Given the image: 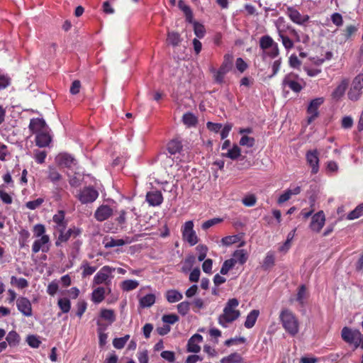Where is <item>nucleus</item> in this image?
I'll return each mask as SVG.
<instances>
[{
    "label": "nucleus",
    "instance_id": "nucleus-42",
    "mask_svg": "<svg viewBox=\"0 0 363 363\" xmlns=\"http://www.w3.org/2000/svg\"><path fill=\"white\" fill-rule=\"evenodd\" d=\"M182 121L188 127L195 126L198 123L197 118L194 114L190 112L186 113L183 115Z\"/></svg>",
    "mask_w": 363,
    "mask_h": 363
},
{
    "label": "nucleus",
    "instance_id": "nucleus-64",
    "mask_svg": "<svg viewBox=\"0 0 363 363\" xmlns=\"http://www.w3.org/2000/svg\"><path fill=\"white\" fill-rule=\"evenodd\" d=\"M236 68L241 73L244 72L247 68V64L241 57H238L235 62Z\"/></svg>",
    "mask_w": 363,
    "mask_h": 363
},
{
    "label": "nucleus",
    "instance_id": "nucleus-39",
    "mask_svg": "<svg viewBox=\"0 0 363 363\" xmlns=\"http://www.w3.org/2000/svg\"><path fill=\"white\" fill-rule=\"evenodd\" d=\"M243 358L242 356L237 353L234 352L230 354L227 357H224L221 359L220 363H242Z\"/></svg>",
    "mask_w": 363,
    "mask_h": 363
},
{
    "label": "nucleus",
    "instance_id": "nucleus-44",
    "mask_svg": "<svg viewBox=\"0 0 363 363\" xmlns=\"http://www.w3.org/2000/svg\"><path fill=\"white\" fill-rule=\"evenodd\" d=\"M6 340L10 346H16L20 342L21 337L15 330H11L8 333Z\"/></svg>",
    "mask_w": 363,
    "mask_h": 363
},
{
    "label": "nucleus",
    "instance_id": "nucleus-8",
    "mask_svg": "<svg viewBox=\"0 0 363 363\" xmlns=\"http://www.w3.org/2000/svg\"><path fill=\"white\" fill-rule=\"evenodd\" d=\"M325 223V213L323 211H320L312 216L309 227L312 231L320 233L323 228Z\"/></svg>",
    "mask_w": 363,
    "mask_h": 363
},
{
    "label": "nucleus",
    "instance_id": "nucleus-24",
    "mask_svg": "<svg viewBox=\"0 0 363 363\" xmlns=\"http://www.w3.org/2000/svg\"><path fill=\"white\" fill-rule=\"evenodd\" d=\"M349 84V81L347 79H344L341 81L340 84L334 89L331 96L333 99L338 100L340 99L345 94L347 86Z\"/></svg>",
    "mask_w": 363,
    "mask_h": 363
},
{
    "label": "nucleus",
    "instance_id": "nucleus-30",
    "mask_svg": "<svg viewBox=\"0 0 363 363\" xmlns=\"http://www.w3.org/2000/svg\"><path fill=\"white\" fill-rule=\"evenodd\" d=\"M166 298L170 303H176L183 298V295L177 290L171 289L166 292Z\"/></svg>",
    "mask_w": 363,
    "mask_h": 363
},
{
    "label": "nucleus",
    "instance_id": "nucleus-13",
    "mask_svg": "<svg viewBox=\"0 0 363 363\" xmlns=\"http://www.w3.org/2000/svg\"><path fill=\"white\" fill-rule=\"evenodd\" d=\"M306 159L308 164L311 167V172L313 174L318 173L319 170V157L318 150H308L306 154Z\"/></svg>",
    "mask_w": 363,
    "mask_h": 363
},
{
    "label": "nucleus",
    "instance_id": "nucleus-58",
    "mask_svg": "<svg viewBox=\"0 0 363 363\" xmlns=\"http://www.w3.org/2000/svg\"><path fill=\"white\" fill-rule=\"evenodd\" d=\"M239 240V237L238 235H229L222 238L221 242L223 245H230L232 244L236 243Z\"/></svg>",
    "mask_w": 363,
    "mask_h": 363
},
{
    "label": "nucleus",
    "instance_id": "nucleus-37",
    "mask_svg": "<svg viewBox=\"0 0 363 363\" xmlns=\"http://www.w3.org/2000/svg\"><path fill=\"white\" fill-rule=\"evenodd\" d=\"M106 289L104 287H98L92 292V301L96 303L102 302L105 298Z\"/></svg>",
    "mask_w": 363,
    "mask_h": 363
},
{
    "label": "nucleus",
    "instance_id": "nucleus-9",
    "mask_svg": "<svg viewBox=\"0 0 363 363\" xmlns=\"http://www.w3.org/2000/svg\"><path fill=\"white\" fill-rule=\"evenodd\" d=\"M323 102L324 99L323 97L315 98L311 101L307 108V113L310 115L308 118V123H311L318 116V108Z\"/></svg>",
    "mask_w": 363,
    "mask_h": 363
},
{
    "label": "nucleus",
    "instance_id": "nucleus-45",
    "mask_svg": "<svg viewBox=\"0 0 363 363\" xmlns=\"http://www.w3.org/2000/svg\"><path fill=\"white\" fill-rule=\"evenodd\" d=\"M235 259H226L223 265H222V267L220 269V274H223V275H225L228 273V272L233 269L234 267V266L235 265Z\"/></svg>",
    "mask_w": 363,
    "mask_h": 363
},
{
    "label": "nucleus",
    "instance_id": "nucleus-43",
    "mask_svg": "<svg viewBox=\"0 0 363 363\" xmlns=\"http://www.w3.org/2000/svg\"><path fill=\"white\" fill-rule=\"evenodd\" d=\"M279 55V48L278 44L274 45L269 50H266L265 51H262V58H265L267 57L274 59L278 57Z\"/></svg>",
    "mask_w": 363,
    "mask_h": 363
},
{
    "label": "nucleus",
    "instance_id": "nucleus-31",
    "mask_svg": "<svg viewBox=\"0 0 363 363\" xmlns=\"http://www.w3.org/2000/svg\"><path fill=\"white\" fill-rule=\"evenodd\" d=\"M358 30V27L354 25H348L345 27L344 30H342V38L344 41L346 42L349 40H351L352 38L355 35V33Z\"/></svg>",
    "mask_w": 363,
    "mask_h": 363
},
{
    "label": "nucleus",
    "instance_id": "nucleus-32",
    "mask_svg": "<svg viewBox=\"0 0 363 363\" xmlns=\"http://www.w3.org/2000/svg\"><path fill=\"white\" fill-rule=\"evenodd\" d=\"M178 6L184 12L186 17V21L189 23H192L194 16L191 8L182 0L179 1Z\"/></svg>",
    "mask_w": 363,
    "mask_h": 363
},
{
    "label": "nucleus",
    "instance_id": "nucleus-10",
    "mask_svg": "<svg viewBox=\"0 0 363 363\" xmlns=\"http://www.w3.org/2000/svg\"><path fill=\"white\" fill-rule=\"evenodd\" d=\"M16 306L18 310L26 317H30L33 315L32 304L30 300L24 296H20L16 300Z\"/></svg>",
    "mask_w": 363,
    "mask_h": 363
},
{
    "label": "nucleus",
    "instance_id": "nucleus-17",
    "mask_svg": "<svg viewBox=\"0 0 363 363\" xmlns=\"http://www.w3.org/2000/svg\"><path fill=\"white\" fill-rule=\"evenodd\" d=\"M159 160L165 169L172 167L174 163L178 164L182 161L179 156L168 155L166 152L160 153L159 155Z\"/></svg>",
    "mask_w": 363,
    "mask_h": 363
},
{
    "label": "nucleus",
    "instance_id": "nucleus-56",
    "mask_svg": "<svg viewBox=\"0 0 363 363\" xmlns=\"http://www.w3.org/2000/svg\"><path fill=\"white\" fill-rule=\"evenodd\" d=\"M189 309H190V303L188 301H183L177 305L178 312L182 315H186L189 313Z\"/></svg>",
    "mask_w": 363,
    "mask_h": 363
},
{
    "label": "nucleus",
    "instance_id": "nucleus-23",
    "mask_svg": "<svg viewBox=\"0 0 363 363\" xmlns=\"http://www.w3.org/2000/svg\"><path fill=\"white\" fill-rule=\"evenodd\" d=\"M52 138L46 130L36 134L35 144L39 147H45L48 146Z\"/></svg>",
    "mask_w": 363,
    "mask_h": 363
},
{
    "label": "nucleus",
    "instance_id": "nucleus-38",
    "mask_svg": "<svg viewBox=\"0 0 363 363\" xmlns=\"http://www.w3.org/2000/svg\"><path fill=\"white\" fill-rule=\"evenodd\" d=\"M277 30L279 37L281 40V43L284 48L286 50L292 49L294 46L293 40L290 39L287 35H284L283 30H280L279 28H277Z\"/></svg>",
    "mask_w": 363,
    "mask_h": 363
},
{
    "label": "nucleus",
    "instance_id": "nucleus-26",
    "mask_svg": "<svg viewBox=\"0 0 363 363\" xmlns=\"http://www.w3.org/2000/svg\"><path fill=\"white\" fill-rule=\"evenodd\" d=\"M221 156L235 160L241 157V150L238 145L234 144L232 148L228 149L226 152L222 153Z\"/></svg>",
    "mask_w": 363,
    "mask_h": 363
},
{
    "label": "nucleus",
    "instance_id": "nucleus-28",
    "mask_svg": "<svg viewBox=\"0 0 363 363\" xmlns=\"http://www.w3.org/2000/svg\"><path fill=\"white\" fill-rule=\"evenodd\" d=\"M276 44H277V43L274 42L273 38L268 35H263L259 39V48L262 50V51L269 50L271 47Z\"/></svg>",
    "mask_w": 363,
    "mask_h": 363
},
{
    "label": "nucleus",
    "instance_id": "nucleus-62",
    "mask_svg": "<svg viewBox=\"0 0 363 363\" xmlns=\"http://www.w3.org/2000/svg\"><path fill=\"white\" fill-rule=\"evenodd\" d=\"M256 201H257V199H256L255 196L253 194L247 196L242 199V203L245 206H248V207H252V206H255L256 203Z\"/></svg>",
    "mask_w": 363,
    "mask_h": 363
},
{
    "label": "nucleus",
    "instance_id": "nucleus-59",
    "mask_svg": "<svg viewBox=\"0 0 363 363\" xmlns=\"http://www.w3.org/2000/svg\"><path fill=\"white\" fill-rule=\"evenodd\" d=\"M27 342L28 345L33 348L39 347L41 342L38 340V338L35 335H28L27 337Z\"/></svg>",
    "mask_w": 363,
    "mask_h": 363
},
{
    "label": "nucleus",
    "instance_id": "nucleus-15",
    "mask_svg": "<svg viewBox=\"0 0 363 363\" xmlns=\"http://www.w3.org/2000/svg\"><path fill=\"white\" fill-rule=\"evenodd\" d=\"M166 150L171 155L179 156V154L183 150L182 140L178 138L171 140L167 143Z\"/></svg>",
    "mask_w": 363,
    "mask_h": 363
},
{
    "label": "nucleus",
    "instance_id": "nucleus-29",
    "mask_svg": "<svg viewBox=\"0 0 363 363\" xmlns=\"http://www.w3.org/2000/svg\"><path fill=\"white\" fill-rule=\"evenodd\" d=\"M182 38L179 33L170 31L167 33V43L173 47L178 46L182 42Z\"/></svg>",
    "mask_w": 363,
    "mask_h": 363
},
{
    "label": "nucleus",
    "instance_id": "nucleus-47",
    "mask_svg": "<svg viewBox=\"0 0 363 363\" xmlns=\"http://www.w3.org/2000/svg\"><path fill=\"white\" fill-rule=\"evenodd\" d=\"M11 284L16 285L18 289H23L28 286V282L25 278H17L12 276L11 278Z\"/></svg>",
    "mask_w": 363,
    "mask_h": 363
},
{
    "label": "nucleus",
    "instance_id": "nucleus-3",
    "mask_svg": "<svg viewBox=\"0 0 363 363\" xmlns=\"http://www.w3.org/2000/svg\"><path fill=\"white\" fill-rule=\"evenodd\" d=\"M233 57L230 54H225L223 57V61L218 70L212 69L211 72L214 74V81L219 84L224 82L225 75L229 72L233 67Z\"/></svg>",
    "mask_w": 363,
    "mask_h": 363
},
{
    "label": "nucleus",
    "instance_id": "nucleus-16",
    "mask_svg": "<svg viewBox=\"0 0 363 363\" xmlns=\"http://www.w3.org/2000/svg\"><path fill=\"white\" fill-rule=\"evenodd\" d=\"M50 242L48 235H43L40 238L35 240L32 246V252L34 254L38 253L40 250L43 252H48L49 247L46 245Z\"/></svg>",
    "mask_w": 363,
    "mask_h": 363
},
{
    "label": "nucleus",
    "instance_id": "nucleus-55",
    "mask_svg": "<svg viewBox=\"0 0 363 363\" xmlns=\"http://www.w3.org/2000/svg\"><path fill=\"white\" fill-rule=\"evenodd\" d=\"M44 202V199L43 198H38L33 201H29L26 203V207L30 210H35L40 207L43 203Z\"/></svg>",
    "mask_w": 363,
    "mask_h": 363
},
{
    "label": "nucleus",
    "instance_id": "nucleus-52",
    "mask_svg": "<svg viewBox=\"0 0 363 363\" xmlns=\"http://www.w3.org/2000/svg\"><path fill=\"white\" fill-rule=\"evenodd\" d=\"M81 268L83 269L82 274V277L90 276L93 274L96 270V267L89 266L88 262L86 260L82 262Z\"/></svg>",
    "mask_w": 363,
    "mask_h": 363
},
{
    "label": "nucleus",
    "instance_id": "nucleus-48",
    "mask_svg": "<svg viewBox=\"0 0 363 363\" xmlns=\"http://www.w3.org/2000/svg\"><path fill=\"white\" fill-rule=\"evenodd\" d=\"M363 215V203L357 206L353 211L350 212L347 216L348 220H354Z\"/></svg>",
    "mask_w": 363,
    "mask_h": 363
},
{
    "label": "nucleus",
    "instance_id": "nucleus-40",
    "mask_svg": "<svg viewBox=\"0 0 363 363\" xmlns=\"http://www.w3.org/2000/svg\"><path fill=\"white\" fill-rule=\"evenodd\" d=\"M140 306L142 308H149L155 303V296L153 294H149L140 299Z\"/></svg>",
    "mask_w": 363,
    "mask_h": 363
},
{
    "label": "nucleus",
    "instance_id": "nucleus-25",
    "mask_svg": "<svg viewBox=\"0 0 363 363\" xmlns=\"http://www.w3.org/2000/svg\"><path fill=\"white\" fill-rule=\"evenodd\" d=\"M52 220L57 225L56 227L57 229L62 228V230H65L67 223L65 220V213L64 211H58L57 213L53 216Z\"/></svg>",
    "mask_w": 363,
    "mask_h": 363
},
{
    "label": "nucleus",
    "instance_id": "nucleus-57",
    "mask_svg": "<svg viewBox=\"0 0 363 363\" xmlns=\"http://www.w3.org/2000/svg\"><path fill=\"white\" fill-rule=\"evenodd\" d=\"M196 250L199 252L198 259L199 262H202L205 259L208 251V248L204 245H199L196 247Z\"/></svg>",
    "mask_w": 363,
    "mask_h": 363
},
{
    "label": "nucleus",
    "instance_id": "nucleus-20",
    "mask_svg": "<svg viewBox=\"0 0 363 363\" xmlns=\"http://www.w3.org/2000/svg\"><path fill=\"white\" fill-rule=\"evenodd\" d=\"M46 126V123L43 118H36L30 119L28 128L32 133L38 134L45 131Z\"/></svg>",
    "mask_w": 363,
    "mask_h": 363
},
{
    "label": "nucleus",
    "instance_id": "nucleus-6",
    "mask_svg": "<svg viewBox=\"0 0 363 363\" xmlns=\"http://www.w3.org/2000/svg\"><path fill=\"white\" fill-rule=\"evenodd\" d=\"M182 238L191 246L195 245L199 242V238L194 230V223L191 220L185 222L182 228Z\"/></svg>",
    "mask_w": 363,
    "mask_h": 363
},
{
    "label": "nucleus",
    "instance_id": "nucleus-27",
    "mask_svg": "<svg viewBox=\"0 0 363 363\" xmlns=\"http://www.w3.org/2000/svg\"><path fill=\"white\" fill-rule=\"evenodd\" d=\"M100 318L108 322V325H111L116 321V314L113 310L103 308L100 311Z\"/></svg>",
    "mask_w": 363,
    "mask_h": 363
},
{
    "label": "nucleus",
    "instance_id": "nucleus-18",
    "mask_svg": "<svg viewBox=\"0 0 363 363\" xmlns=\"http://www.w3.org/2000/svg\"><path fill=\"white\" fill-rule=\"evenodd\" d=\"M113 214L112 208L108 205L100 206L94 213V217L98 221L107 220Z\"/></svg>",
    "mask_w": 363,
    "mask_h": 363
},
{
    "label": "nucleus",
    "instance_id": "nucleus-36",
    "mask_svg": "<svg viewBox=\"0 0 363 363\" xmlns=\"http://www.w3.org/2000/svg\"><path fill=\"white\" fill-rule=\"evenodd\" d=\"M106 248H111L116 246H123L128 242L125 241L123 239H114L113 238H105L103 242Z\"/></svg>",
    "mask_w": 363,
    "mask_h": 363
},
{
    "label": "nucleus",
    "instance_id": "nucleus-53",
    "mask_svg": "<svg viewBox=\"0 0 363 363\" xmlns=\"http://www.w3.org/2000/svg\"><path fill=\"white\" fill-rule=\"evenodd\" d=\"M191 23L194 24V31L195 35L199 38H203L206 33V29L204 26L202 24L194 21Z\"/></svg>",
    "mask_w": 363,
    "mask_h": 363
},
{
    "label": "nucleus",
    "instance_id": "nucleus-4",
    "mask_svg": "<svg viewBox=\"0 0 363 363\" xmlns=\"http://www.w3.org/2000/svg\"><path fill=\"white\" fill-rule=\"evenodd\" d=\"M363 89V74H357L352 80L351 87L347 93L349 99L356 101L361 97Z\"/></svg>",
    "mask_w": 363,
    "mask_h": 363
},
{
    "label": "nucleus",
    "instance_id": "nucleus-63",
    "mask_svg": "<svg viewBox=\"0 0 363 363\" xmlns=\"http://www.w3.org/2000/svg\"><path fill=\"white\" fill-rule=\"evenodd\" d=\"M331 21L336 26L340 27L343 24V18L340 13H334L331 15Z\"/></svg>",
    "mask_w": 363,
    "mask_h": 363
},
{
    "label": "nucleus",
    "instance_id": "nucleus-49",
    "mask_svg": "<svg viewBox=\"0 0 363 363\" xmlns=\"http://www.w3.org/2000/svg\"><path fill=\"white\" fill-rule=\"evenodd\" d=\"M48 177L50 181L53 183H56L61 180L62 175L57 172L55 167H50L48 169Z\"/></svg>",
    "mask_w": 363,
    "mask_h": 363
},
{
    "label": "nucleus",
    "instance_id": "nucleus-51",
    "mask_svg": "<svg viewBox=\"0 0 363 363\" xmlns=\"http://www.w3.org/2000/svg\"><path fill=\"white\" fill-rule=\"evenodd\" d=\"M129 338V335H125L124 337H122L114 338L113 340V345L116 349H122L124 347Z\"/></svg>",
    "mask_w": 363,
    "mask_h": 363
},
{
    "label": "nucleus",
    "instance_id": "nucleus-12",
    "mask_svg": "<svg viewBox=\"0 0 363 363\" xmlns=\"http://www.w3.org/2000/svg\"><path fill=\"white\" fill-rule=\"evenodd\" d=\"M286 14L294 23L298 25H303L309 20L308 15H301V13L294 7H288Z\"/></svg>",
    "mask_w": 363,
    "mask_h": 363
},
{
    "label": "nucleus",
    "instance_id": "nucleus-1",
    "mask_svg": "<svg viewBox=\"0 0 363 363\" xmlns=\"http://www.w3.org/2000/svg\"><path fill=\"white\" fill-rule=\"evenodd\" d=\"M238 305L239 301L237 298H230L228 301L223 313L218 318V323L222 327L226 328L228 323L235 321L240 317V312L236 309Z\"/></svg>",
    "mask_w": 363,
    "mask_h": 363
},
{
    "label": "nucleus",
    "instance_id": "nucleus-22",
    "mask_svg": "<svg viewBox=\"0 0 363 363\" xmlns=\"http://www.w3.org/2000/svg\"><path fill=\"white\" fill-rule=\"evenodd\" d=\"M203 340V337L199 334L194 335L187 343V351L189 352L198 353L201 350L200 346L197 344Z\"/></svg>",
    "mask_w": 363,
    "mask_h": 363
},
{
    "label": "nucleus",
    "instance_id": "nucleus-33",
    "mask_svg": "<svg viewBox=\"0 0 363 363\" xmlns=\"http://www.w3.org/2000/svg\"><path fill=\"white\" fill-rule=\"evenodd\" d=\"M259 314V312L258 310L251 311L247 315L246 320L244 323L245 327L247 328H252L255 325Z\"/></svg>",
    "mask_w": 363,
    "mask_h": 363
},
{
    "label": "nucleus",
    "instance_id": "nucleus-60",
    "mask_svg": "<svg viewBox=\"0 0 363 363\" xmlns=\"http://www.w3.org/2000/svg\"><path fill=\"white\" fill-rule=\"evenodd\" d=\"M162 321L168 324H174L179 320V317L176 314H168L162 316Z\"/></svg>",
    "mask_w": 363,
    "mask_h": 363
},
{
    "label": "nucleus",
    "instance_id": "nucleus-19",
    "mask_svg": "<svg viewBox=\"0 0 363 363\" xmlns=\"http://www.w3.org/2000/svg\"><path fill=\"white\" fill-rule=\"evenodd\" d=\"M360 332L357 330H352L347 327H344L341 331L342 340L347 343H355Z\"/></svg>",
    "mask_w": 363,
    "mask_h": 363
},
{
    "label": "nucleus",
    "instance_id": "nucleus-46",
    "mask_svg": "<svg viewBox=\"0 0 363 363\" xmlns=\"http://www.w3.org/2000/svg\"><path fill=\"white\" fill-rule=\"evenodd\" d=\"M57 305L63 313H67L71 308V302L67 298H60Z\"/></svg>",
    "mask_w": 363,
    "mask_h": 363
},
{
    "label": "nucleus",
    "instance_id": "nucleus-50",
    "mask_svg": "<svg viewBox=\"0 0 363 363\" xmlns=\"http://www.w3.org/2000/svg\"><path fill=\"white\" fill-rule=\"evenodd\" d=\"M139 284L135 280L128 279L122 282L121 288L123 291H129L136 289Z\"/></svg>",
    "mask_w": 363,
    "mask_h": 363
},
{
    "label": "nucleus",
    "instance_id": "nucleus-14",
    "mask_svg": "<svg viewBox=\"0 0 363 363\" xmlns=\"http://www.w3.org/2000/svg\"><path fill=\"white\" fill-rule=\"evenodd\" d=\"M145 200L150 206H158L163 202L162 194L159 190H153L146 194Z\"/></svg>",
    "mask_w": 363,
    "mask_h": 363
},
{
    "label": "nucleus",
    "instance_id": "nucleus-21",
    "mask_svg": "<svg viewBox=\"0 0 363 363\" xmlns=\"http://www.w3.org/2000/svg\"><path fill=\"white\" fill-rule=\"evenodd\" d=\"M57 160L60 166L71 168L77 164L76 160L71 155L67 153L60 154Z\"/></svg>",
    "mask_w": 363,
    "mask_h": 363
},
{
    "label": "nucleus",
    "instance_id": "nucleus-11",
    "mask_svg": "<svg viewBox=\"0 0 363 363\" xmlns=\"http://www.w3.org/2000/svg\"><path fill=\"white\" fill-rule=\"evenodd\" d=\"M113 272V269L109 266H104L94 276V284H105L108 285L111 281L109 279V274Z\"/></svg>",
    "mask_w": 363,
    "mask_h": 363
},
{
    "label": "nucleus",
    "instance_id": "nucleus-35",
    "mask_svg": "<svg viewBox=\"0 0 363 363\" xmlns=\"http://www.w3.org/2000/svg\"><path fill=\"white\" fill-rule=\"evenodd\" d=\"M247 254L245 250H237L233 254L231 259H235V264L239 263L240 264H244L247 260Z\"/></svg>",
    "mask_w": 363,
    "mask_h": 363
},
{
    "label": "nucleus",
    "instance_id": "nucleus-34",
    "mask_svg": "<svg viewBox=\"0 0 363 363\" xmlns=\"http://www.w3.org/2000/svg\"><path fill=\"white\" fill-rule=\"evenodd\" d=\"M57 230L59 231L60 235L55 241V245L59 247L62 242H66L69 240L72 236V232L69 229H68L66 232H65V230H62V228L57 229Z\"/></svg>",
    "mask_w": 363,
    "mask_h": 363
},
{
    "label": "nucleus",
    "instance_id": "nucleus-41",
    "mask_svg": "<svg viewBox=\"0 0 363 363\" xmlns=\"http://www.w3.org/2000/svg\"><path fill=\"white\" fill-rule=\"evenodd\" d=\"M274 262H275L274 252L269 251L267 253V255L264 259L262 267L264 270H267V269L272 267L274 265Z\"/></svg>",
    "mask_w": 363,
    "mask_h": 363
},
{
    "label": "nucleus",
    "instance_id": "nucleus-2",
    "mask_svg": "<svg viewBox=\"0 0 363 363\" xmlns=\"http://www.w3.org/2000/svg\"><path fill=\"white\" fill-rule=\"evenodd\" d=\"M279 319L284 330L291 336L298 333L299 323L294 313L287 308L281 310Z\"/></svg>",
    "mask_w": 363,
    "mask_h": 363
},
{
    "label": "nucleus",
    "instance_id": "nucleus-54",
    "mask_svg": "<svg viewBox=\"0 0 363 363\" xmlns=\"http://www.w3.org/2000/svg\"><path fill=\"white\" fill-rule=\"evenodd\" d=\"M255 144V140L252 137L243 135L240 140V145L247 147H252Z\"/></svg>",
    "mask_w": 363,
    "mask_h": 363
},
{
    "label": "nucleus",
    "instance_id": "nucleus-61",
    "mask_svg": "<svg viewBox=\"0 0 363 363\" xmlns=\"http://www.w3.org/2000/svg\"><path fill=\"white\" fill-rule=\"evenodd\" d=\"M222 220H223L221 218H214L208 220L202 224V228L203 230H207L209 228L220 223Z\"/></svg>",
    "mask_w": 363,
    "mask_h": 363
},
{
    "label": "nucleus",
    "instance_id": "nucleus-5",
    "mask_svg": "<svg viewBox=\"0 0 363 363\" xmlns=\"http://www.w3.org/2000/svg\"><path fill=\"white\" fill-rule=\"evenodd\" d=\"M282 85L288 86L294 93H299L304 87L305 83L297 74L289 73L283 79Z\"/></svg>",
    "mask_w": 363,
    "mask_h": 363
},
{
    "label": "nucleus",
    "instance_id": "nucleus-7",
    "mask_svg": "<svg viewBox=\"0 0 363 363\" xmlns=\"http://www.w3.org/2000/svg\"><path fill=\"white\" fill-rule=\"evenodd\" d=\"M99 196V192L93 186L84 187L78 193L77 198L82 204L93 203Z\"/></svg>",
    "mask_w": 363,
    "mask_h": 363
}]
</instances>
